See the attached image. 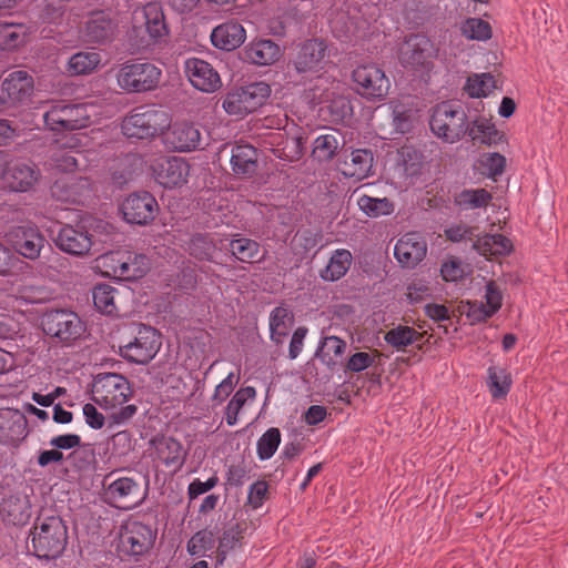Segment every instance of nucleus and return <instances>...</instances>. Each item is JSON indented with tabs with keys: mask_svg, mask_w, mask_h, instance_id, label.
<instances>
[{
	"mask_svg": "<svg viewBox=\"0 0 568 568\" xmlns=\"http://www.w3.org/2000/svg\"><path fill=\"white\" fill-rule=\"evenodd\" d=\"M92 400L104 409L122 406L112 416V424L121 425L129 422L138 412L133 404L123 406L132 396L130 382L121 374L100 373L93 378Z\"/></svg>",
	"mask_w": 568,
	"mask_h": 568,
	"instance_id": "f257e3e1",
	"label": "nucleus"
},
{
	"mask_svg": "<svg viewBox=\"0 0 568 568\" xmlns=\"http://www.w3.org/2000/svg\"><path fill=\"white\" fill-rule=\"evenodd\" d=\"M32 550L39 558H57L65 549L68 529L59 516L38 517L30 532Z\"/></svg>",
	"mask_w": 568,
	"mask_h": 568,
	"instance_id": "f03ea898",
	"label": "nucleus"
},
{
	"mask_svg": "<svg viewBox=\"0 0 568 568\" xmlns=\"http://www.w3.org/2000/svg\"><path fill=\"white\" fill-rule=\"evenodd\" d=\"M170 122L171 116L166 111L139 106L123 119L121 129L128 138L148 139L163 134Z\"/></svg>",
	"mask_w": 568,
	"mask_h": 568,
	"instance_id": "7ed1b4c3",
	"label": "nucleus"
},
{
	"mask_svg": "<svg viewBox=\"0 0 568 568\" xmlns=\"http://www.w3.org/2000/svg\"><path fill=\"white\" fill-rule=\"evenodd\" d=\"M113 227L111 224L99 221L94 226V233H90L84 226L63 225L54 237L55 245L64 253L73 256H85L90 253L95 242H104V239H98L97 234L109 235Z\"/></svg>",
	"mask_w": 568,
	"mask_h": 568,
	"instance_id": "20e7f679",
	"label": "nucleus"
},
{
	"mask_svg": "<svg viewBox=\"0 0 568 568\" xmlns=\"http://www.w3.org/2000/svg\"><path fill=\"white\" fill-rule=\"evenodd\" d=\"M467 115L465 111L453 102L437 104L430 118V129L435 135L445 142L455 143L467 132Z\"/></svg>",
	"mask_w": 568,
	"mask_h": 568,
	"instance_id": "39448f33",
	"label": "nucleus"
},
{
	"mask_svg": "<svg viewBox=\"0 0 568 568\" xmlns=\"http://www.w3.org/2000/svg\"><path fill=\"white\" fill-rule=\"evenodd\" d=\"M161 75V69L151 62L126 61L116 72V83L126 92L141 93L154 90Z\"/></svg>",
	"mask_w": 568,
	"mask_h": 568,
	"instance_id": "423d86ee",
	"label": "nucleus"
},
{
	"mask_svg": "<svg viewBox=\"0 0 568 568\" xmlns=\"http://www.w3.org/2000/svg\"><path fill=\"white\" fill-rule=\"evenodd\" d=\"M88 105L54 102L43 113L45 126L55 132L73 131L85 128L90 123Z\"/></svg>",
	"mask_w": 568,
	"mask_h": 568,
	"instance_id": "0eeeda50",
	"label": "nucleus"
},
{
	"mask_svg": "<svg viewBox=\"0 0 568 568\" xmlns=\"http://www.w3.org/2000/svg\"><path fill=\"white\" fill-rule=\"evenodd\" d=\"M438 48L424 34H412L399 49L400 63L413 70L427 71L437 57Z\"/></svg>",
	"mask_w": 568,
	"mask_h": 568,
	"instance_id": "6e6552de",
	"label": "nucleus"
},
{
	"mask_svg": "<svg viewBox=\"0 0 568 568\" xmlns=\"http://www.w3.org/2000/svg\"><path fill=\"white\" fill-rule=\"evenodd\" d=\"M356 92L367 100H383L389 91L390 81L376 64H361L353 71Z\"/></svg>",
	"mask_w": 568,
	"mask_h": 568,
	"instance_id": "1a4fd4ad",
	"label": "nucleus"
},
{
	"mask_svg": "<svg viewBox=\"0 0 568 568\" xmlns=\"http://www.w3.org/2000/svg\"><path fill=\"white\" fill-rule=\"evenodd\" d=\"M43 331L61 342L70 343L78 339L84 332L83 323L71 311L53 310L42 318Z\"/></svg>",
	"mask_w": 568,
	"mask_h": 568,
	"instance_id": "9d476101",
	"label": "nucleus"
},
{
	"mask_svg": "<svg viewBox=\"0 0 568 568\" xmlns=\"http://www.w3.org/2000/svg\"><path fill=\"white\" fill-rule=\"evenodd\" d=\"M160 336L150 326L141 325L133 341L120 347L121 355L136 364L149 363L159 352Z\"/></svg>",
	"mask_w": 568,
	"mask_h": 568,
	"instance_id": "9b49d317",
	"label": "nucleus"
},
{
	"mask_svg": "<svg viewBox=\"0 0 568 568\" xmlns=\"http://www.w3.org/2000/svg\"><path fill=\"white\" fill-rule=\"evenodd\" d=\"M155 181L164 187H175L186 182L190 165L179 156L159 155L150 161Z\"/></svg>",
	"mask_w": 568,
	"mask_h": 568,
	"instance_id": "f8f14e48",
	"label": "nucleus"
},
{
	"mask_svg": "<svg viewBox=\"0 0 568 568\" xmlns=\"http://www.w3.org/2000/svg\"><path fill=\"white\" fill-rule=\"evenodd\" d=\"M120 209L128 223L146 225L156 216L159 204L151 193L142 191L128 195Z\"/></svg>",
	"mask_w": 568,
	"mask_h": 568,
	"instance_id": "ddd939ff",
	"label": "nucleus"
},
{
	"mask_svg": "<svg viewBox=\"0 0 568 568\" xmlns=\"http://www.w3.org/2000/svg\"><path fill=\"white\" fill-rule=\"evenodd\" d=\"M162 141L171 151L190 152L200 146L201 132L192 122H174L164 130Z\"/></svg>",
	"mask_w": 568,
	"mask_h": 568,
	"instance_id": "4468645a",
	"label": "nucleus"
},
{
	"mask_svg": "<svg viewBox=\"0 0 568 568\" xmlns=\"http://www.w3.org/2000/svg\"><path fill=\"white\" fill-rule=\"evenodd\" d=\"M39 179L40 171L33 163L22 160H7L3 180L11 191L27 192L36 185Z\"/></svg>",
	"mask_w": 568,
	"mask_h": 568,
	"instance_id": "2eb2a0df",
	"label": "nucleus"
},
{
	"mask_svg": "<svg viewBox=\"0 0 568 568\" xmlns=\"http://www.w3.org/2000/svg\"><path fill=\"white\" fill-rule=\"evenodd\" d=\"M184 73L196 90L205 93L215 92L222 85L217 71L209 62L199 58H190L185 61Z\"/></svg>",
	"mask_w": 568,
	"mask_h": 568,
	"instance_id": "dca6fc26",
	"label": "nucleus"
},
{
	"mask_svg": "<svg viewBox=\"0 0 568 568\" xmlns=\"http://www.w3.org/2000/svg\"><path fill=\"white\" fill-rule=\"evenodd\" d=\"M104 496L110 504L122 509H131L143 499L139 483L130 477L111 481L104 489Z\"/></svg>",
	"mask_w": 568,
	"mask_h": 568,
	"instance_id": "f3484780",
	"label": "nucleus"
},
{
	"mask_svg": "<svg viewBox=\"0 0 568 568\" xmlns=\"http://www.w3.org/2000/svg\"><path fill=\"white\" fill-rule=\"evenodd\" d=\"M325 57V42L318 39H311L300 45L293 64L300 74H315L324 69Z\"/></svg>",
	"mask_w": 568,
	"mask_h": 568,
	"instance_id": "a211bd4d",
	"label": "nucleus"
},
{
	"mask_svg": "<svg viewBox=\"0 0 568 568\" xmlns=\"http://www.w3.org/2000/svg\"><path fill=\"white\" fill-rule=\"evenodd\" d=\"M9 236L14 251L29 260L38 258L45 244L44 236L34 225L18 226Z\"/></svg>",
	"mask_w": 568,
	"mask_h": 568,
	"instance_id": "6ab92c4d",
	"label": "nucleus"
},
{
	"mask_svg": "<svg viewBox=\"0 0 568 568\" xmlns=\"http://www.w3.org/2000/svg\"><path fill=\"white\" fill-rule=\"evenodd\" d=\"M153 540L154 534L150 527L132 521L120 534V548L128 555L140 556L152 547Z\"/></svg>",
	"mask_w": 568,
	"mask_h": 568,
	"instance_id": "aec40b11",
	"label": "nucleus"
},
{
	"mask_svg": "<svg viewBox=\"0 0 568 568\" xmlns=\"http://www.w3.org/2000/svg\"><path fill=\"white\" fill-rule=\"evenodd\" d=\"M503 295L494 282L486 285L485 303L481 301H468L462 306V312L471 323L486 321L493 316L500 307Z\"/></svg>",
	"mask_w": 568,
	"mask_h": 568,
	"instance_id": "412c9836",
	"label": "nucleus"
},
{
	"mask_svg": "<svg viewBox=\"0 0 568 568\" xmlns=\"http://www.w3.org/2000/svg\"><path fill=\"white\" fill-rule=\"evenodd\" d=\"M34 81L31 74L17 70L8 74L1 83V91L6 94L9 106L24 103L33 93Z\"/></svg>",
	"mask_w": 568,
	"mask_h": 568,
	"instance_id": "4be33fe9",
	"label": "nucleus"
},
{
	"mask_svg": "<svg viewBox=\"0 0 568 568\" xmlns=\"http://www.w3.org/2000/svg\"><path fill=\"white\" fill-rule=\"evenodd\" d=\"M426 252V241L415 232L403 235L394 247L395 257L406 267H413L418 264L425 257Z\"/></svg>",
	"mask_w": 568,
	"mask_h": 568,
	"instance_id": "5701e85b",
	"label": "nucleus"
},
{
	"mask_svg": "<svg viewBox=\"0 0 568 568\" xmlns=\"http://www.w3.org/2000/svg\"><path fill=\"white\" fill-rule=\"evenodd\" d=\"M27 418L18 409H0V443L16 444L27 436Z\"/></svg>",
	"mask_w": 568,
	"mask_h": 568,
	"instance_id": "b1692460",
	"label": "nucleus"
},
{
	"mask_svg": "<svg viewBox=\"0 0 568 568\" xmlns=\"http://www.w3.org/2000/svg\"><path fill=\"white\" fill-rule=\"evenodd\" d=\"M158 459L173 471L182 468L185 462L186 452L178 439L173 437H161L153 440Z\"/></svg>",
	"mask_w": 568,
	"mask_h": 568,
	"instance_id": "393cba45",
	"label": "nucleus"
},
{
	"mask_svg": "<svg viewBox=\"0 0 568 568\" xmlns=\"http://www.w3.org/2000/svg\"><path fill=\"white\" fill-rule=\"evenodd\" d=\"M51 192L59 201L80 203L90 193V182L84 178L67 176L57 180Z\"/></svg>",
	"mask_w": 568,
	"mask_h": 568,
	"instance_id": "a878e982",
	"label": "nucleus"
},
{
	"mask_svg": "<svg viewBox=\"0 0 568 568\" xmlns=\"http://www.w3.org/2000/svg\"><path fill=\"white\" fill-rule=\"evenodd\" d=\"M116 24L109 13L97 11L91 13L84 27V38L88 42L103 43L112 40Z\"/></svg>",
	"mask_w": 568,
	"mask_h": 568,
	"instance_id": "bb28decb",
	"label": "nucleus"
},
{
	"mask_svg": "<svg viewBox=\"0 0 568 568\" xmlns=\"http://www.w3.org/2000/svg\"><path fill=\"white\" fill-rule=\"evenodd\" d=\"M246 32L242 24L230 21L213 29L211 40L214 47L231 51L239 48L245 40Z\"/></svg>",
	"mask_w": 568,
	"mask_h": 568,
	"instance_id": "cd10ccee",
	"label": "nucleus"
},
{
	"mask_svg": "<svg viewBox=\"0 0 568 568\" xmlns=\"http://www.w3.org/2000/svg\"><path fill=\"white\" fill-rule=\"evenodd\" d=\"M282 55L278 44L272 40H256L244 49V60L256 65H271Z\"/></svg>",
	"mask_w": 568,
	"mask_h": 568,
	"instance_id": "c85d7f7f",
	"label": "nucleus"
},
{
	"mask_svg": "<svg viewBox=\"0 0 568 568\" xmlns=\"http://www.w3.org/2000/svg\"><path fill=\"white\" fill-rule=\"evenodd\" d=\"M384 338L397 351H406L409 346L420 349L425 343V333L407 325H397L387 331Z\"/></svg>",
	"mask_w": 568,
	"mask_h": 568,
	"instance_id": "c756f323",
	"label": "nucleus"
},
{
	"mask_svg": "<svg viewBox=\"0 0 568 568\" xmlns=\"http://www.w3.org/2000/svg\"><path fill=\"white\" fill-rule=\"evenodd\" d=\"M373 154L368 150H354L342 165V173L345 176L358 181L366 179L372 173Z\"/></svg>",
	"mask_w": 568,
	"mask_h": 568,
	"instance_id": "7c9ffc66",
	"label": "nucleus"
},
{
	"mask_svg": "<svg viewBox=\"0 0 568 568\" xmlns=\"http://www.w3.org/2000/svg\"><path fill=\"white\" fill-rule=\"evenodd\" d=\"M232 170L236 175H252L257 168V151L248 144L233 146L231 155Z\"/></svg>",
	"mask_w": 568,
	"mask_h": 568,
	"instance_id": "2f4dec72",
	"label": "nucleus"
},
{
	"mask_svg": "<svg viewBox=\"0 0 568 568\" xmlns=\"http://www.w3.org/2000/svg\"><path fill=\"white\" fill-rule=\"evenodd\" d=\"M473 247L483 256L490 260L511 252L513 244L501 234H486L473 243Z\"/></svg>",
	"mask_w": 568,
	"mask_h": 568,
	"instance_id": "473e14b6",
	"label": "nucleus"
},
{
	"mask_svg": "<svg viewBox=\"0 0 568 568\" xmlns=\"http://www.w3.org/2000/svg\"><path fill=\"white\" fill-rule=\"evenodd\" d=\"M101 63V54L97 51H80L74 53L68 62L67 71L71 75L90 74Z\"/></svg>",
	"mask_w": 568,
	"mask_h": 568,
	"instance_id": "72a5a7b5",
	"label": "nucleus"
},
{
	"mask_svg": "<svg viewBox=\"0 0 568 568\" xmlns=\"http://www.w3.org/2000/svg\"><path fill=\"white\" fill-rule=\"evenodd\" d=\"M352 254L347 250H336L331 256L325 268L321 271V277L325 281H337L343 277L352 264Z\"/></svg>",
	"mask_w": 568,
	"mask_h": 568,
	"instance_id": "f704fd0d",
	"label": "nucleus"
},
{
	"mask_svg": "<svg viewBox=\"0 0 568 568\" xmlns=\"http://www.w3.org/2000/svg\"><path fill=\"white\" fill-rule=\"evenodd\" d=\"M255 397L256 390L254 387L245 386L239 388L225 406L224 415L226 424L229 426L236 425L241 409L247 404V402H253Z\"/></svg>",
	"mask_w": 568,
	"mask_h": 568,
	"instance_id": "c9c22d12",
	"label": "nucleus"
},
{
	"mask_svg": "<svg viewBox=\"0 0 568 568\" xmlns=\"http://www.w3.org/2000/svg\"><path fill=\"white\" fill-rule=\"evenodd\" d=\"M143 18L145 20L146 31L154 40L161 39L166 34L164 13L158 2H150L143 7Z\"/></svg>",
	"mask_w": 568,
	"mask_h": 568,
	"instance_id": "e433bc0d",
	"label": "nucleus"
},
{
	"mask_svg": "<svg viewBox=\"0 0 568 568\" xmlns=\"http://www.w3.org/2000/svg\"><path fill=\"white\" fill-rule=\"evenodd\" d=\"M29 28L22 23L0 22V48L12 50L27 40Z\"/></svg>",
	"mask_w": 568,
	"mask_h": 568,
	"instance_id": "4c0bfd02",
	"label": "nucleus"
},
{
	"mask_svg": "<svg viewBox=\"0 0 568 568\" xmlns=\"http://www.w3.org/2000/svg\"><path fill=\"white\" fill-rule=\"evenodd\" d=\"M293 323V317L286 307H275L270 315L271 339L276 343H283L287 336Z\"/></svg>",
	"mask_w": 568,
	"mask_h": 568,
	"instance_id": "58836bf2",
	"label": "nucleus"
},
{
	"mask_svg": "<svg viewBox=\"0 0 568 568\" xmlns=\"http://www.w3.org/2000/svg\"><path fill=\"white\" fill-rule=\"evenodd\" d=\"M118 294L119 292L114 287L108 284H99L92 291L93 304L103 314H116L119 312L116 304Z\"/></svg>",
	"mask_w": 568,
	"mask_h": 568,
	"instance_id": "ea45409f",
	"label": "nucleus"
},
{
	"mask_svg": "<svg viewBox=\"0 0 568 568\" xmlns=\"http://www.w3.org/2000/svg\"><path fill=\"white\" fill-rule=\"evenodd\" d=\"M487 374V386L491 396L495 399L506 397L511 386L510 374L507 369L499 366H490Z\"/></svg>",
	"mask_w": 568,
	"mask_h": 568,
	"instance_id": "a19ab883",
	"label": "nucleus"
},
{
	"mask_svg": "<svg viewBox=\"0 0 568 568\" xmlns=\"http://www.w3.org/2000/svg\"><path fill=\"white\" fill-rule=\"evenodd\" d=\"M491 199V194L485 189L463 190L455 196V203L462 210H474L486 207Z\"/></svg>",
	"mask_w": 568,
	"mask_h": 568,
	"instance_id": "79ce46f5",
	"label": "nucleus"
},
{
	"mask_svg": "<svg viewBox=\"0 0 568 568\" xmlns=\"http://www.w3.org/2000/svg\"><path fill=\"white\" fill-rule=\"evenodd\" d=\"M123 258L122 271L124 274L120 276V280H135L142 277L146 273L149 268V262L145 255L123 252Z\"/></svg>",
	"mask_w": 568,
	"mask_h": 568,
	"instance_id": "37998d69",
	"label": "nucleus"
},
{
	"mask_svg": "<svg viewBox=\"0 0 568 568\" xmlns=\"http://www.w3.org/2000/svg\"><path fill=\"white\" fill-rule=\"evenodd\" d=\"M241 90L243 92L242 94H244L250 113L262 106L272 92L271 87L263 81L242 87Z\"/></svg>",
	"mask_w": 568,
	"mask_h": 568,
	"instance_id": "c03bdc74",
	"label": "nucleus"
},
{
	"mask_svg": "<svg viewBox=\"0 0 568 568\" xmlns=\"http://www.w3.org/2000/svg\"><path fill=\"white\" fill-rule=\"evenodd\" d=\"M357 205L369 217L388 215L394 211L393 203L386 197L379 199L362 195L357 200Z\"/></svg>",
	"mask_w": 568,
	"mask_h": 568,
	"instance_id": "a18cd8bd",
	"label": "nucleus"
},
{
	"mask_svg": "<svg viewBox=\"0 0 568 568\" xmlns=\"http://www.w3.org/2000/svg\"><path fill=\"white\" fill-rule=\"evenodd\" d=\"M230 248L233 256L244 263L255 262L260 254V244L246 237L232 240Z\"/></svg>",
	"mask_w": 568,
	"mask_h": 568,
	"instance_id": "49530a36",
	"label": "nucleus"
},
{
	"mask_svg": "<svg viewBox=\"0 0 568 568\" xmlns=\"http://www.w3.org/2000/svg\"><path fill=\"white\" fill-rule=\"evenodd\" d=\"M496 88V80L489 73L474 74L467 79L465 91L471 98L487 97Z\"/></svg>",
	"mask_w": 568,
	"mask_h": 568,
	"instance_id": "de8ad7c7",
	"label": "nucleus"
},
{
	"mask_svg": "<svg viewBox=\"0 0 568 568\" xmlns=\"http://www.w3.org/2000/svg\"><path fill=\"white\" fill-rule=\"evenodd\" d=\"M466 133H468L473 142L481 144H491L496 142L498 136L495 125L486 119L474 121L471 126L467 128Z\"/></svg>",
	"mask_w": 568,
	"mask_h": 568,
	"instance_id": "09e8293b",
	"label": "nucleus"
},
{
	"mask_svg": "<svg viewBox=\"0 0 568 568\" xmlns=\"http://www.w3.org/2000/svg\"><path fill=\"white\" fill-rule=\"evenodd\" d=\"M281 444V432L278 428H268L257 440L256 452L261 460L270 459Z\"/></svg>",
	"mask_w": 568,
	"mask_h": 568,
	"instance_id": "8fccbe9b",
	"label": "nucleus"
},
{
	"mask_svg": "<svg viewBox=\"0 0 568 568\" xmlns=\"http://www.w3.org/2000/svg\"><path fill=\"white\" fill-rule=\"evenodd\" d=\"M463 36L470 40L486 41L491 38V27L480 18H468L460 27Z\"/></svg>",
	"mask_w": 568,
	"mask_h": 568,
	"instance_id": "3c124183",
	"label": "nucleus"
},
{
	"mask_svg": "<svg viewBox=\"0 0 568 568\" xmlns=\"http://www.w3.org/2000/svg\"><path fill=\"white\" fill-rule=\"evenodd\" d=\"M338 145L337 136L334 133L322 134L314 141L313 154L321 161L331 160Z\"/></svg>",
	"mask_w": 568,
	"mask_h": 568,
	"instance_id": "603ef678",
	"label": "nucleus"
},
{
	"mask_svg": "<svg viewBox=\"0 0 568 568\" xmlns=\"http://www.w3.org/2000/svg\"><path fill=\"white\" fill-rule=\"evenodd\" d=\"M189 252L199 260L211 261L215 253V244L209 235H194L189 243Z\"/></svg>",
	"mask_w": 568,
	"mask_h": 568,
	"instance_id": "864d4df0",
	"label": "nucleus"
},
{
	"mask_svg": "<svg viewBox=\"0 0 568 568\" xmlns=\"http://www.w3.org/2000/svg\"><path fill=\"white\" fill-rule=\"evenodd\" d=\"M242 93L241 88H239L225 95L222 106L230 115L244 116L250 113L244 94Z\"/></svg>",
	"mask_w": 568,
	"mask_h": 568,
	"instance_id": "5fc2aeb1",
	"label": "nucleus"
},
{
	"mask_svg": "<svg viewBox=\"0 0 568 568\" xmlns=\"http://www.w3.org/2000/svg\"><path fill=\"white\" fill-rule=\"evenodd\" d=\"M12 294L27 303H39L43 300L44 291L41 286H37L26 282H17L12 285Z\"/></svg>",
	"mask_w": 568,
	"mask_h": 568,
	"instance_id": "6e6d98bb",
	"label": "nucleus"
},
{
	"mask_svg": "<svg viewBox=\"0 0 568 568\" xmlns=\"http://www.w3.org/2000/svg\"><path fill=\"white\" fill-rule=\"evenodd\" d=\"M393 122L397 132L406 133L410 130L413 123V110L405 104L392 101Z\"/></svg>",
	"mask_w": 568,
	"mask_h": 568,
	"instance_id": "4d7b16f0",
	"label": "nucleus"
},
{
	"mask_svg": "<svg viewBox=\"0 0 568 568\" xmlns=\"http://www.w3.org/2000/svg\"><path fill=\"white\" fill-rule=\"evenodd\" d=\"M123 260V252H111L101 255L98 261L106 276L120 278L124 274L122 271Z\"/></svg>",
	"mask_w": 568,
	"mask_h": 568,
	"instance_id": "13d9d810",
	"label": "nucleus"
},
{
	"mask_svg": "<svg viewBox=\"0 0 568 568\" xmlns=\"http://www.w3.org/2000/svg\"><path fill=\"white\" fill-rule=\"evenodd\" d=\"M213 547L214 535L209 530L197 531L187 542V551L193 556H202Z\"/></svg>",
	"mask_w": 568,
	"mask_h": 568,
	"instance_id": "bf43d9fd",
	"label": "nucleus"
},
{
	"mask_svg": "<svg viewBox=\"0 0 568 568\" xmlns=\"http://www.w3.org/2000/svg\"><path fill=\"white\" fill-rule=\"evenodd\" d=\"M240 382V376L233 372H230L227 376L215 386L214 392L212 394L211 400L213 406L221 405L224 403L230 395L233 393L235 386Z\"/></svg>",
	"mask_w": 568,
	"mask_h": 568,
	"instance_id": "052dcab7",
	"label": "nucleus"
},
{
	"mask_svg": "<svg viewBox=\"0 0 568 568\" xmlns=\"http://www.w3.org/2000/svg\"><path fill=\"white\" fill-rule=\"evenodd\" d=\"M50 160L53 168L63 172H72L78 168V160L73 155L72 150L53 149Z\"/></svg>",
	"mask_w": 568,
	"mask_h": 568,
	"instance_id": "680f3d73",
	"label": "nucleus"
},
{
	"mask_svg": "<svg viewBox=\"0 0 568 568\" xmlns=\"http://www.w3.org/2000/svg\"><path fill=\"white\" fill-rule=\"evenodd\" d=\"M469 271L468 265L457 258H448L440 267V274L446 282H457Z\"/></svg>",
	"mask_w": 568,
	"mask_h": 568,
	"instance_id": "e2e57ef3",
	"label": "nucleus"
},
{
	"mask_svg": "<svg viewBox=\"0 0 568 568\" xmlns=\"http://www.w3.org/2000/svg\"><path fill=\"white\" fill-rule=\"evenodd\" d=\"M377 353L357 352L353 354L345 366L346 372L359 373L375 364Z\"/></svg>",
	"mask_w": 568,
	"mask_h": 568,
	"instance_id": "0e129e2a",
	"label": "nucleus"
},
{
	"mask_svg": "<svg viewBox=\"0 0 568 568\" xmlns=\"http://www.w3.org/2000/svg\"><path fill=\"white\" fill-rule=\"evenodd\" d=\"M277 156L290 162L297 161L303 155V146L301 139H288L281 150H276Z\"/></svg>",
	"mask_w": 568,
	"mask_h": 568,
	"instance_id": "69168bd1",
	"label": "nucleus"
},
{
	"mask_svg": "<svg viewBox=\"0 0 568 568\" xmlns=\"http://www.w3.org/2000/svg\"><path fill=\"white\" fill-rule=\"evenodd\" d=\"M483 166L486 169L487 174L495 179L496 176L500 175L506 165V159L504 155L499 153H490L484 156Z\"/></svg>",
	"mask_w": 568,
	"mask_h": 568,
	"instance_id": "338daca9",
	"label": "nucleus"
},
{
	"mask_svg": "<svg viewBox=\"0 0 568 568\" xmlns=\"http://www.w3.org/2000/svg\"><path fill=\"white\" fill-rule=\"evenodd\" d=\"M268 485L264 480H257L248 489V504L254 508H260L266 499Z\"/></svg>",
	"mask_w": 568,
	"mask_h": 568,
	"instance_id": "774afa93",
	"label": "nucleus"
}]
</instances>
